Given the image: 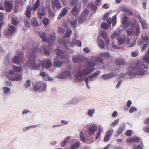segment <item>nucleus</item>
Returning <instances> with one entry per match:
<instances>
[{
	"mask_svg": "<svg viewBox=\"0 0 149 149\" xmlns=\"http://www.w3.org/2000/svg\"><path fill=\"white\" fill-rule=\"evenodd\" d=\"M143 59V61H145L146 63H149V55H146L144 56Z\"/></svg>",
	"mask_w": 149,
	"mask_h": 149,
	"instance_id": "obj_48",
	"label": "nucleus"
},
{
	"mask_svg": "<svg viewBox=\"0 0 149 149\" xmlns=\"http://www.w3.org/2000/svg\"><path fill=\"white\" fill-rule=\"evenodd\" d=\"M79 136L80 140L84 142H86L87 143L89 144L93 141H92L90 142L88 141L87 139H86L84 134L83 132H81L79 134Z\"/></svg>",
	"mask_w": 149,
	"mask_h": 149,
	"instance_id": "obj_18",
	"label": "nucleus"
},
{
	"mask_svg": "<svg viewBox=\"0 0 149 149\" xmlns=\"http://www.w3.org/2000/svg\"><path fill=\"white\" fill-rule=\"evenodd\" d=\"M131 25L132 26L135 27L137 26V22L135 18H133L132 19Z\"/></svg>",
	"mask_w": 149,
	"mask_h": 149,
	"instance_id": "obj_50",
	"label": "nucleus"
},
{
	"mask_svg": "<svg viewBox=\"0 0 149 149\" xmlns=\"http://www.w3.org/2000/svg\"><path fill=\"white\" fill-rule=\"evenodd\" d=\"M144 68L148 69V68L146 65L144 64L141 61H139L134 67L132 68L133 73L138 74H144L145 70Z\"/></svg>",
	"mask_w": 149,
	"mask_h": 149,
	"instance_id": "obj_2",
	"label": "nucleus"
},
{
	"mask_svg": "<svg viewBox=\"0 0 149 149\" xmlns=\"http://www.w3.org/2000/svg\"><path fill=\"white\" fill-rule=\"evenodd\" d=\"M93 68H85L83 71H80L77 73L76 76L77 79L80 82L82 81L84 79V76L87 75L93 72Z\"/></svg>",
	"mask_w": 149,
	"mask_h": 149,
	"instance_id": "obj_3",
	"label": "nucleus"
},
{
	"mask_svg": "<svg viewBox=\"0 0 149 149\" xmlns=\"http://www.w3.org/2000/svg\"><path fill=\"white\" fill-rule=\"evenodd\" d=\"M39 36L42 38V40L44 42L47 41L48 42V44L49 46H51L50 43H52L55 40V36L54 34L50 35L49 38L47 39L46 36V34L45 32H40L39 33Z\"/></svg>",
	"mask_w": 149,
	"mask_h": 149,
	"instance_id": "obj_4",
	"label": "nucleus"
},
{
	"mask_svg": "<svg viewBox=\"0 0 149 149\" xmlns=\"http://www.w3.org/2000/svg\"><path fill=\"white\" fill-rule=\"evenodd\" d=\"M55 51L58 55V58L61 59H63L65 58L64 53L62 50L57 49L55 50Z\"/></svg>",
	"mask_w": 149,
	"mask_h": 149,
	"instance_id": "obj_17",
	"label": "nucleus"
},
{
	"mask_svg": "<svg viewBox=\"0 0 149 149\" xmlns=\"http://www.w3.org/2000/svg\"><path fill=\"white\" fill-rule=\"evenodd\" d=\"M137 111V109L134 107H132L130 109L129 112L130 113H132L134 111Z\"/></svg>",
	"mask_w": 149,
	"mask_h": 149,
	"instance_id": "obj_56",
	"label": "nucleus"
},
{
	"mask_svg": "<svg viewBox=\"0 0 149 149\" xmlns=\"http://www.w3.org/2000/svg\"><path fill=\"white\" fill-rule=\"evenodd\" d=\"M31 24L32 26H37L39 25V24L35 18H33L31 20Z\"/></svg>",
	"mask_w": 149,
	"mask_h": 149,
	"instance_id": "obj_44",
	"label": "nucleus"
},
{
	"mask_svg": "<svg viewBox=\"0 0 149 149\" xmlns=\"http://www.w3.org/2000/svg\"><path fill=\"white\" fill-rule=\"evenodd\" d=\"M75 44L78 47H80L81 45V43L80 41L77 40L76 39V41H75Z\"/></svg>",
	"mask_w": 149,
	"mask_h": 149,
	"instance_id": "obj_63",
	"label": "nucleus"
},
{
	"mask_svg": "<svg viewBox=\"0 0 149 149\" xmlns=\"http://www.w3.org/2000/svg\"><path fill=\"white\" fill-rule=\"evenodd\" d=\"M58 31L59 33L63 34L65 32V30L63 28L61 27L58 29Z\"/></svg>",
	"mask_w": 149,
	"mask_h": 149,
	"instance_id": "obj_61",
	"label": "nucleus"
},
{
	"mask_svg": "<svg viewBox=\"0 0 149 149\" xmlns=\"http://www.w3.org/2000/svg\"><path fill=\"white\" fill-rule=\"evenodd\" d=\"M5 7L7 12L11 11L13 8L12 0H6L4 3Z\"/></svg>",
	"mask_w": 149,
	"mask_h": 149,
	"instance_id": "obj_8",
	"label": "nucleus"
},
{
	"mask_svg": "<svg viewBox=\"0 0 149 149\" xmlns=\"http://www.w3.org/2000/svg\"><path fill=\"white\" fill-rule=\"evenodd\" d=\"M28 49L29 50L30 52L32 51V52H40L42 51V49L38 48L37 46H33L31 47H27Z\"/></svg>",
	"mask_w": 149,
	"mask_h": 149,
	"instance_id": "obj_15",
	"label": "nucleus"
},
{
	"mask_svg": "<svg viewBox=\"0 0 149 149\" xmlns=\"http://www.w3.org/2000/svg\"><path fill=\"white\" fill-rule=\"evenodd\" d=\"M48 12L49 14V16L53 18L55 16L54 13L52 12L50 9H49Z\"/></svg>",
	"mask_w": 149,
	"mask_h": 149,
	"instance_id": "obj_59",
	"label": "nucleus"
},
{
	"mask_svg": "<svg viewBox=\"0 0 149 149\" xmlns=\"http://www.w3.org/2000/svg\"><path fill=\"white\" fill-rule=\"evenodd\" d=\"M100 73V71H97L91 75L87 77H88V79L90 80L91 78L95 77L98 75Z\"/></svg>",
	"mask_w": 149,
	"mask_h": 149,
	"instance_id": "obj_39",
	"label": "nucleus"
},
{
	"mask_svg": "<svg viewBox=\"0 0 149 149\" xmlns=\"http://www.w3.org/2000/svg\"><path fill=\"white\" fill-rule=\"evenodd\" d=\"M118 44L120 45L121 44H123L125 41V39L124 38H121L120 37H119L118 38Z\"/></svg>",
	"mask_w": 149,
	"mask_h": 149,
	"instance_id": "obj_47",
	"label": "nucleus"
},
{
	"mask_svg": "<svg viewBox=\"0 0 149 149\" xmlns=\"http://www.w3.org/2000/svg\"><path fill=\"white\" fill-rule=\"evenodd\" d=\"M98 128V132L96 133V136L95 138V140L97 139L100 137V135L103 130V127L101 126H99Z\"/></svg>",
	"mask_w": 149,
	"mask_h": 149,
	"instance_id": "obj_29",
	"label": "nucleus"
},
{
	"mask_svg": "<svg viewBox=\"0 0 149 149\" xmlns=\"http://www.w3.org/2000/svg\"><path fill=\"white\" fill-rule=\"evenodd\" d=\"M89 13L88 10L86 9H85L78 19V23L81 24L84 22L85 21L87 18V15H88Z\"/></svg>",
	"mask_w": 149,
	"mask_h": 149,
	"instance_id": "obj_7",
	"label": "nucleus"
},
{
	"mask_svg": "<svg viewBox=\"0 0 149 149\" xmlns=\"http://www.w3.org/2000/svg\"><path fill=\"white\" fill-rule=\"evenodd\" d=\"M79 101V98L77 97H75L73 98L71 100L69 101L67 104L69 105H75Z\"/></svg>",
	"mask_w": 149,
	"mask_h": 149,
	"instance_id": "obj_12",
	"label": "nucleus"
},
{
	"mask_svg": "<svg viewBox=\"0 0 149 149\" xmlns=\"http://www.w3.org/2000/svg\"><path fill=\"white\" fill-rule=\"evenodd\" d=\"M7 77L8 79L12 81L19 80H21L22 78V76L21 74L16 75V76L15 77H10L8 75H7Z\"/></svg>",
	"mask_w": 149,
	"mask_h": 149,
	"instance_id": "obj_19",
	"label": "nucleus"
},
{
	"mask_svg": "<svg viewBox=\"0 0 149 149\" xmlns=\"http://www.w3.org/2000/svg\"><path fill=\"white\" fill-rule=\"evenodd\" d=\"M99 56L100 57L104 58H107L109 57L110 55L109 52H107L100 53Z\"/></svg>",
	"mask_w": 149,
	"mask_h": 149,
	"instance_id": "obj_33",
	"label": "nucleus"
},
{
	"mask_svg": "<svg viewBox=\"0 0 149 149\" xmlns=\"http://www.w3.org/2000/svg\"><path fill=\"white\" fill-rule=\"evenodd\" d=\"M115 75V74L113 73L107 74L102 75L101 77L104 79H107L111 78L114 76Z\"/></svg>",
	"mask_w": 149,
	"mask_h": 149,
	"instance_id": "obj_28",
	"label": "nucleus"
},
{
	"mask_svg": "<svg viewBox=\"0 0 149 149\" xmlns=\"http://www.w3.org/2000/svg\"><path fill=\"white\" fill-rule=\"evenodd\" d=\"M24 86L26 88H28L30 86V81L28 80L27 82L24 84Z\"/></svg>",
	"mask_w": 149,
	"mask_h": 149,
	"instance_id": "obj_58",
	"label": "nucleus"
},
{
	"mask_svg": "<svg viewBox=\"0 0 149 149\" xmlns=\"http://www.w3.org/2000/svg\"><path fill=\"white\" fill-rule=\"evenodd\" d=\"M13 68L14 71L16 72H20L22 70L21 68L15 66H13Z\"/></svg>",
	"mask_w": 149,
	"mask_h": 149,
	"instance_id": "obj_51",
	"label": "nucleus"
},
{
	"mask_svg": "<svg viewBox=\"0 0 149 149\" xmlns=\"http://www.w3.org/2000/svg\"><path fill=\"white\" fill-rule=\"evenodd\" d=\"M119 121V119H117L112 122L111 124V126L112 127H114L115 125L118 124Z\"/></svg>",
	"mask_w": 149,
	"mask_h": 149,
	"instance_id": "obj_54",
	"label": "nucleus"
},
{
	"mask_svg": "<svg viewBox=\"0 0 149 149\" xmlns=\"http://www.w3.org/2000/svg\"><path fill=\"white\" fill-rule=\"evenodd\" d=\"M128 19L127 16L126 15L123 16L122 20V23L123 24H125Z\"/></svg>",
	"mask_w": 149,
	"mask_h": 149,
	"instance_id": "obj_52",
	"label": "nucleus"
},
{
	"mask_svg": "<svg viewBox=\"0 0 149 149\" xmlns=\"http://www.w3.org/2000/svg\"><path fill=\"white\" fill-rule=\"evenodd\" d=\"M91 7L92 9L94 10H96L97 8V6L94 4H91Z\"/></svg>",
	"mask_w": 149,
	"mask_h": 149,
	"instance_id": "obj_64",
	"label": "nucleus"
},
{
	"mask_svg": "<svg viewBox=\"0 0 149 149\" xmlns=\"http://www.w3.org/2000/svg\"><path fill=\"white\" fill-rule=\"evenodd\" d=\"M53 7H56L58 9L61 8V5L58 0H54L52 1Z\"/></svg>",
	"mask_w": 149,
	"mask_h": 149,
	"instance_id": "obj_22",
	"label": "nucleus"
},
{
	"mask_svg": "<svg viewBox=\"0 0 149 149\" xmlns=\"http://www.w3.org/2000/svg\"><path fill=\"white\" fill-rule=\"evenodd\" d=\"M95 109L94 108L90 109L87 110V114L90 118L92 117L95 113Z\"/></svg>",
	"mask_w": 149,
	"mask_h": 149,
	"instance_id": "obj_23",
	"label": "nucleus"
},
{
	"mask_svg": "<svg viewBox=\"0 0 149 149\" xmlns=\"http://www.w3.org/2000/svg\"><path fill=\"white\" fill-rule=\"evenodd\" d=\"M9 28L5 30L4 31V33L5 35H11L16 31L15 27L12 24H9Z\"/></svg>",
	"mask_w": 149,
	"mask_h": 149,
	"instance_id": "obj_10",
	"label": "nucleus"
},
{
	"mask_svg": "<svg viewBox=\"0 0 149 149\" xmlns=\"http://www.w3.org/2000/svg\"><path fill=\"white\" fill-rule=\"evenodd\" d=\"M72 33V31L71 30L70 28L68 29L66 32L65 33L64 35L65 37H69Z\"/></svg>",
	"mask_w": 149,
	"mask_h": 149,
	"instance_id": "obj_38",
	"label": "nucleus"
},
{
	"mask_svg": "<svg viewBox=\"0 0 149 149\" xmlns=\"http://www.w3.org/2000/svg\"><path fill=\"white\" fill-rule=\"evenodd\" d=\"M122 30L119 28H117L114 31L113 33L111 36V38L112 39H113L115 37L117 36H118L120 34Z\"/></svg>",
	"mask_w": 149,
	"mask_h": 149,
	"instance_id": "obj_20",
	"label": "nucleus"
},
{
	"mask_svg": "<svg viewBox=\"0 0 149 149\" xmlns=\"http://www.w3.org/2000/svg\"><path fill=\"white\" fill-rule=\"evenodd\" d=\"M84 57L79 55L74 56H73V61L74 63L79 62H83L84 61Z\"/></svg>",
	"mask_w": 149,
	"mask_h": 149,
	"instance_id": "obj_11",
	"label": "nucleus"
},
{
	"mask_svg": "<svg viewBox=\"0 0 149 149\" xmlns=\"http://www.w3.org/2000/svg\"><path fill=\"white\" fill-rule=\"evenodd\" d=\"M98 44L101 48H103L104 47V42L101 39H99L98 42Z\"/></svg>",
	"mask_w": 149,
	"mask_h": 149,
	"instance_id": "obj_42",
	"label": "nucleus"
},
{
	"mask_svg": "<svg viewBox=\"0 0 149 149\" xmlns=\"http://www.w3.org/2000/svg\"><path fill=\"white\" fill-rule=\"evenodd\" d=\"M131 21L130 19L127 20L125 24H124L123 25L125 28L128 27L130 26L131 25Z\"/></svg>",
	"mask_w": 149,
	"mask_h": 149,
	"instance_id": "obj_43",
	"label": "nucleus"
},
{
	"mask_svg": "<svg viewBox=\"0 0 149 149\" xmlns=\"http://www.w3.org/2000/svg\"><path fill=\"white\" fill-rule=\"evenodd\" d=\"M126 32L128 36H133L135 35L136 33L135 31H134L131 28H129L127 29L126 30Z\"/></svg>",
	"mask_w": 149,
	"mask_h": 149,
	"instance_id": "obj_31",
	"label": "nucleus"
},
{
	"mask_svg": "<svg viewBox=\"0 0 149 149\" xmlns=\"http://www.w3.org/2000/svg\"><path fill=\"white\" fill-rule=\"evenodd\" d=\"M25 24V25L28 28L30 27V25L29 22L26 19H24V20Z\"/></svg>",
	"mask_w": 149,
	"mask_h": 149,
	"instance_id": "obj_62",
	"label": "nucleus"
},
{
	"mask_svg": "<svg viewBox=\"0 0 149 149\" xmlns=\"http://www.w3.org/2000/svg\"><path fill=\"white\" fill-rule=\"evenodd\" d=\"M144 131L147 133H149V125H146L143 128Z\"/></svg>",
	"mask_w": 149,
	"mask_h": 149,
	"instance_id": "obj_57",
	"label": "nucleus"
},
{
	"mask_svg": "<svg viewBox=\"0 0 149 149\" xmlns=\"http://www.w3.org/2000/svg\"><path fill=\"white\" fill-rule=\"evenodd\" d=\"M40 6V0H37L35 4L32 8V10L33 11H35L37 10Z\"/></svg>",
	"mask_w": 149,
	"mask_h": 149,
	"instance_id": "obj_36",
	"label": "nucleus"
},
{
	"mask_svg": "<svg viewBox=\"0 0 149 149\" xmlns=\"http://www.w3.org/2000/svg\"><path fill=\"white\" fill-rule=\"evenodd\" d=\"M70 23L72 27H75L77 25V21L75 19H73L70 21Z\"/></svg>",
	"mask_w": 149,
	"mask_h": 149,
	"instance_id": "obj_40",
	"label": "nucleus"
},
{
	"mask_svg": "<svg viewBox=\"0 0 149 149\" xmlns=\"http://www.w3.org/2000/svg\"><path fill=\"white\" fill-rule=\"evenodd\" d=\"M97 129V127L96 125L93 124L91 125L89 127L88 130L90 134H94Z\"/></svg>",
	"mask_w": 149,
	"mask_h": 149,
	"instance_id": "obj_13",
	"label": "nucleus"
},
{
	"mask_svg": "<svg viewBox=\"0 0 149 149\" xmlns=\"http://www.w3.org/2000/svg\"><path fill=\"white\" fill-rule=\"evenodd\" d=\"M100 36L102 37L104 40L107 39V34L106 33L103 31H102L100 32Z\"/></svg>",
	"mask_w": 149,
	"mask_h": 149,
	"instance_id": "obj_45",
	"label": "nucleus"
},
{
	"mask_svg": "<svg viewBox=\"0 0 149 149\" xmlns=\"http://www.w3.org/2000/svg\"><path fill=\"white\" fill-rule=\"evenodd\" d=\"M46 86L45 84L41 82H37L34 86L33 90L35 91L40 90H44Z\"/></svg>",
	"mask_w": 149,
	"mask_h": 149,
	"instance_id": "obj_9",
	"label": "nucleus"
},
{
	"mask_svg": "<svg viewBox=\"0 0 149 149\" xmlns=\"http://www.w3.org/2000/svg\"><path fill=\"white\" fill-rule=\"evenodd\" d=\"M63 64V62L57 58H55L53 62V65L55 67H60Z\"/></svg>",
	"mask_w": 149,
	"mask_h": 149,
	"instance_id": "obj_25",
	"label": "nucleus"
},
{
	"mask_svg": "<svg viewBox=\"0 0 149 149\" xmlns=\"http://www.w3.org/2000/svg\"><path fill=\"white\" fill-rule=\"evenodd\" d=\"M43 48L44 49L45 54L46 55L49 56L50 54V50L47 45L43 46Z\"/></svg>",
	"mask_w": 149,
	"mask_h": 149,
	"instance_id": "obj_35",
	"label": "nucleus"
},
{
	"mask_svg": "<svg viewBox=\"0 0 149 149\" xmlns=\"http://www.w3.org/2000/svg\"><path fill=\"white\" fill-rule=\"evenodd\" d=\"M137 17L139 22L141 24L142 27L145 28H147L148 26V25L146 21L142 19L140 15L138 16Z\"/></svg>",
	"mask_w": 149,
	"mask_h": 149,
	"instance_id": "obj_21",
	"label": "nucleus"
},
{
	"mask_svg": "<svg viewBox=\"0 0 149 149\" xmlns=\"http://www.w3.org/2000/svg\"><path fill=\"white\" fill-rule=\"evenodd\" d=\"M125 129V123L122 124L119 128L117 132L118 135L120 134Z\"/></svg>",
	"mask_w": 149,
	"mask_h": 149,
	"instance_id": "obj_30",
	"label": "nucleus"
},
{
	"mask_svg": "<svg viewBox=\"0 0 149 149\" xmlns=\"http://www.w3.org/2000/svg\"><path fill=\"white\" fill-rule=\"evenodd\" d=\"M80 143L79 141H78L74 144L71 145L70 147V149H76L80 145Z\"/></svg>",
	"mask_w": 149,
	"mask_h": 149,
	"instance_id": "obj_32",
	"label": "nucleus"
},
{
	"mask_svg": "<svg viewBox=\"0 0 149 149\" xmlns=\"http://www.w3.org/2000/svg\"><path fill=\"white\" fill-rule=\"evenodd\" d=\"M45 13V10L43 8H40L38 10V14L40 18L44 16Z\"/></svg>",
	"mask_w": 149,
	"mask_h": 149,
	"instance_id": "obj_26",
	"label": "nucleus"
},
{
	"mask_svg": "<svg viewBox=\"0 0 149 149\" xmlns=\"http://www.w3.org/2000/svg\"><path fill=\"white\" fill-rule=\"evenodd\" d=\"M49 23V20L47 18H45L43 21V23L44 26H47Z\"/></svg>",
	"mask_w": 149,
	"mask_h": 149,
	"instance_id": "obj_53",
	"label": "nucleus"
},
{
	"mask_svg": "<svg viewBox=\"0 0 149 149\" xmlns=\"http://www.w3.org/2000/svg\"><path fill=\"white\" fill-rule=\"evenodd\" d=\"M116 62L117 64L119 65H124L126 64L125 60L123 59H117L116 61Z\"/></svg>",
	"mask_w": 149,
	"mask_h": 149,
	"instance_id": "obj_34",
	"label": "nucleus"
},
{
	"mask_svg": "<svg viewBox=\"0 0 149 149\" xmlns=\"http://www.w3.org/2000/svg\"><path fill=\"white\" fill-rule=\"evenodd\" d=\"M142 39L144 41L148 42L149 41V38L145 34H143L141 36Z\"/></svg>",
	"mask_w": 149,
	"mask_h": 149,
	"instance_id": "obj_37",
	"label": "nucleus"
},
{
	"mask_svg": "<svg viewBox=\"0 0 149 149\" xmlns=\"http://www.w3.org/2000/svg\"><path fill=\"white\" fill-rule=\"evenodd\" d=\"M39 126V125L38 124L34 125H31L28 127L29 130H30L31 128H34L36 127H38Z\"/></svg>",
	"mask_w": 149,
	"mask_h": 149,
	"instance_id": "obj_60",
	"label": "nucleus"
},
{
	"mask_svg": "<svg viewBox=\"0 0 149 149\" xmlns=\"http://www.w3.org/2000/svg\"><path fill=\"white\" fill-rule=\"evenodd\" d=\"M112 20L111 18H109L106 20L108 23L110 25L112 22V26H114L116 23V15L112 17Z\"/></svg>",
	"mask_w": 149,
	"mask_h": 149,
	"instance_id": "obj_14",
	"label": "nucleus"
},
{
	"mask_svg": "<svg viewBox=\"0 0 149 149\" xmlns=\"http://www.w3.org/2000/svg\"><path fill=\"white\" fill-rule=\"evenodd\" d=\"M19 22V20L16 17L12 19V23L15 26Z\"/></svg>",
	"mask_w": 149,
	"mask_h": 149,
	"instance_id": "obj_41",
	"label": "nucleus"
},
{
	"mask_svg": "<svg viewBox=\"0 0 149 149\" xmlns=\"http://www.w3.org/2000/svg\"><path fill=\"white\" fill-rule=\"evenodd\" d=\"M16 54L18 56L13 57L12 59V61L14 63L19 64L23 60V53L22 52H19L18 51L17 52Z\"/></svg>",
	"mask_w": 149,
	"mask_h": 149,
	"instance_id": "obj_5",
	"label": "nucleus"
},
{
	"mask_svg": "<svg viewBox=\"0 0 149 149\" xmlns=\"http://www.w3.org/2000/svg\"><path fill=\"white\" fill-rule=\"evenodd\" d=\"M68 12V7H65L63 8L61 10L58 16V19H59L61 17L65 16Z\"/></svg>",
	"mask_w": 149,
	"mask_h": 149,
	"instance_id": "obj_16",
	"label": "nucleus"
},
{
	"mask_svg": "<svg viewBox=\"0 0 149 149\" xmlns=\"http://www.w3.org/2000/svg\"><path fill=\"white\" fill-rule=\"evenodd\" d=\"M139 140L140 139L139 138L137 137H132L127 139L126 140V142L128 143H136L138 142Z\"/></svg>",
	"mask_w": 149,
	"mask_h": 149,
	"instance_id": "obj_24",
	"label": "nucleus"
},
{
	"mask_svg": "<svg viewBox=\"0 0 149 149\" xmlns=\"http://www.w3.org/2000/svg\"><path fill=\"white\" fill-rule=\"evenodd\" d=\"M28 58V63L26 66L29 67L30 69L37 70H40L43 69L44 67L48 69L52 66L51 61L49 59H44L38 64H35L36 58L34 54L29 53L27 54Z\"/></svg>",
	"mask_w": 149,
	"mask_h": 149,
	"instance_id": "obj_1",
	"label": "nucleus"
},
{
	"mask_svg": "<svg viewBox=\"0 0 149 149\" xmlns=\"http://www.w3.org/2000/svg\"><path fill=\"white\" fill-rule=\"evenodd\" d=\"M113 131L114 130L113 129H110L107 131L106 134L110 136L112 135Z\"/></svg>",
	"mask_w": 149,
	"mask_h": 149,
	"instance_id": "obj_55",
	"label": "nucleus"
},
{
	"mask_svg": "<svg viewBox=\"0 0 149 149\" xmlns=\"http://www.w3.org/2000/svg\"><path fill=\"white\" fill-rule=\"evenodd\" d=\"M31 8L30 6H28L26 11L25 12V15L28 18H29L31 17Z\"/></svg>",
	"mask_w": 149,
	"mask_h": 149,
	"instance_id": "obj_27",
	"label": "nucleus"
},
{
	"mask_svg": "<svg viewBox=\"0 0 149 149\" xmlns=\"http://www.w3.org/2000/svg\"><path fill=\"white\" fill-rule=\"evenodd\" d=\"M102 28L104 30H106L109 28V26L105 22H102L101 24Z\"/></svg>",
	"mask_w": 149,
	"mask_h": 149,
	"instance_id": "obj_46",
	"label": "nucleus"
},
{
	"mask_svg": "<svg viewBox=\"0 0 149 149\" xmlns=\"http://www.w3.org/2000/svg\"><path fill=\"white\" fill-rule=\"evenodd\" d=\"M123 11L127 13V15H129L132 16L133 15V13L132 12L126 8H124L123 9Z\"/></svg>",
	"mask_w": 149,
	"mask_h": 149,
	"instance_id": "obj_49",
	"label": "nucleus"
},
{
	"mask_svg": "<svg viewBox=\"0 0 149 149\" xmlns=\"http://www.w3.org/2000/svg\"><path fill=\"white\" fill-rule=\"evenodd\" d=\"M95 60H92L86 62L85 63V66L87 67H92L95 66L97 62L100 63H102V60L100 57H97L95 58Z\"/></svg>",
	"mask_w": 149,
	"mask_h": 149,
	"instance_id": "obj_6",
	"label": "nucleus"
}]
</instances>
